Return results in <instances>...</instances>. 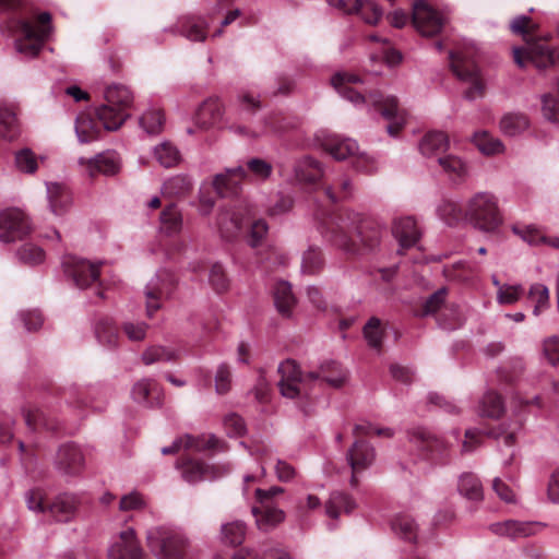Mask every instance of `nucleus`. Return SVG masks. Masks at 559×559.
Instances as JSON below:
<instances>
[{
  "mask_svg": "<svg viewBox=\"0 0 559 559\" xmlns=\"http://www.w3.org/2000/svg\"><path fill=\"white\" fill-rule=\"evenodd\" d=\"M338 94L355 106H372L383 118L390 121L386 129L391 135H396L406 121V112L399 105L395 96H384L380 92H370L367 96L358 90L362 80L353 73L337 72L331 79Z\"/></svg>",
  "mask_w": 559,
  "mask_h": 559,
  "instance_id": "f257e3e1",
  "label": "nucleus"
},
{
  "mask_svg": "<svg viewBox=\"0 0 559 559\" xmlns=\"http://www.w3.org/2000/svg\"><path fill=\"white\" fill-rule=\"evenodd\" d=\"M464 218L481 231L497 230L503 222L497 195L488 191L473 194L464 205Z\"/></svg>",
  "mask_w": 559,
  "mask_h": 559,
  "instance_id": "f03ea898",
  "label": "nucleus"
},
{
  "mask_svg": "<svg viewBox=\"0 0 559 559\" xmlns=\"http://www.w3.org/2000/svg\"><path fill=\"white\" fill-rule=\"evenodd\" d=\"M106 103L96 110V116L107 131L118 130L128 119V109L133 103L132 93L123 85L112 84L104 92Z\"/></svg>",
  "mask_w": 559,
  "mask_h": 559,
  "instance_id": "7ed1b4c3",
  "label": "nucleus"
},
{
  "mask_svg": "<svg viewBox=\"0 0 559 559\" xmlns=\"http://www.w3.org/2000/svg\"><path fill=\"white\" fill-rule=\"evenodd\" d=\"M147 543L159 559H183L190 546L181 532L166 527L151 530Z\"/></svg>",
  "mask_w": 559,
  "mask_h": 559,
  "instance_id": "20e7f679",
  "label": "nucleus"
},
{
  "mask_svg": "<svg viewBox=\"0 0 559 559\" xmlns=\"http://www.w3.org/2000/svg\"><path fill=\"white\" fill-rule=\"evenodd\" d=\"M350 233H355L360 242L368 249H373L380 240V230L369 222H361L355 227H349L346 222H342L331 228V241L346 252L355 253L358 251V247L350 239Z\"/></svg>",
  "mask_w": 559,
  "mask_h": 559,
  "instance_id": "39448f33",
  "label": "nucleus"
},
{
  "mask_svg": "<svg viewBox=\"0 0 559 559\" xmlns=\"http://www.w3.org/2000/svg\"><path fill=\"white\" fill-rule=\"evenodd\" d=\"M50 21L51 15L47 12L38 15V25H34L28 21H20L17 27L23 38L15 41L16 50L27 57L37 56L44 40L51 32Z\"/></svg>",
  "mask_w": 559,
  "mask_h": 559,
  "instance_id": "423d86ee",
  "label": "nucleus"
},
{
  "mask_svg": "<svg viewBox=\"0 0 559 559\" xmlns=\"http://www.w3.org/2000/svg\"><path fill=\"white\" fill-rule=\"evenodd\" d=\"M451 68L454 74L469 84L464 92V97L474 100L484 95L485 85L479 76L475 63L463 52H450Z\"/></svg>",
  "mask_w": 559,
  "mask_h": 559,
  "instance_id": "0eeeda50",
  "label": "nucleus"
},
{
  "mask_svg": "<svg viewBox=\"0 0 559 559\" xmlns=\"http://www.w3.org/2000/svg\"><path fill=\"white\" fill-rule=\"evenodd\" d=\"M514 62L524 68L532 63L537 69H546L552 64L559 63V52L551 50L546 44L540 41L527 43L526 47L513 48Z\"/></svg>",
  "mask_w": 559,
  "mask_h": 559,
  "instance_id": "6e6552de",
  "label": "nucleus"
},
{
  "mask_svg": "<svg viewBox=\"0 0 559 559\" xmlns=\"http://www.w3.org/2000/svg\"><path fill=\"white\" fill-rule=\"evenodd\" d=\"M278 373L281 374L278 388L283 396L295 399L308 392V385L311 383V379L308 377V373H301L295 360L286 359L281 362Z\"/></svg>",
  "mask_w": 559,
  "mask_h": 559,
  "instance_id": "1a4fd4ad",
  "label": "nucleus"
},
{
  "mask_svg": "<svg viewBox=\"0 0 559 559\" xmlns=\"http://www.w3.org/2000/svg\"><path fill=\"white\" fill-rule=\"evenodd\" d=\"M103 262H91L75 255H66L62 259L64 274L70 277L79 288H86L99 277V267Z\"/></svg>",
  "mask_w": 559,
  "mask_h": 559,
  "instance_id": "9d476101",
  "label": "nucleus"
},
{
  "mask_svg": "<svg viewBox=\"0 0 559 559\" xmlns=\"http://www.w3.org/2000/svg\"><path fill=\"white\" fill-rule=\"evenodd\" d=\"M31 230L27 216L17 209L0 213V241L12 242L22 239Z\"/></svg>",
  "mask_w": 559,
  "mask_h": 559,
  "instance_id": "9b49d317",
  "label": "nucleus"
},
{
  "mask_svg": "<svg viewBox=\"0 0 559 559\" xmlns=\"http://www.w3.org/2000/svg\"><path fill=\"white\" fill-rule=\"evenodd\" d=\"M79 164L90 177L115 176L121 169V158L115 151H105L92 158H80Z\"/></svg>",
  "mask_w": 559,
  "mask_h": 559,
  "instance_id": "f8f14e48",
  "label": "nucleus"
},
{
  "mask_svg": "<svg viewBox=\"0 0 559 559\" xmlns=\"http://www.w3.org/2000/svg\"><path fill=\"white\" fill-rule=\"evenodd\" d=\"M413 23L423 36H435L442 29L444 20L424 0H418L414 4Z\"/></svg>",
  "mask_w": 559,
  "mask_h": 559,
  "instance_id": "ddd939ff",
  "label": "nucleus"
},
{
  "mask_svg": "<svg viewBox=\"0 0 559 559\" xmlns=\"http://www.w3.org/2000/svg\"><path fill=\"white\" fill-rule=\"evenodd\" d=\"M331 7L343 13L359 14L368 24H377L382 17V9L372 0H328Z\"/></svg>",
  "mask_w": 559,
  "mask_h": 559,
  "instance_id": "4468645a",
  "label": "nucleus"
},
{
  "mask_svg": "<svg viewBox=\"0 0 559 559\" xmlns=\"http://www.w3.org/2000/svg\"><path fill=\"white\" fill-rule=\"evenodd\" d=\"M108 559H144L133 528L129 527L120 532L108 549Z\"/></svg>",
  "mask_w": 559,
  "mask_h": 559,
  "instance_id": "2eb2a0df",
  "label": "nucleus"
},
{
  "mask_svg": "<svg viewBox=\"0 0 559 559\" xmlns=\"http://www.w3.org/2000/svg\"><path fill=\"white\" fill-rule=\"evenodd\" d=\"M376 459L374 449L366 441L357 440L347 452V460L352 467L353 475L350 483L356 485V474L369 467Z\"/></svg>",
  "mask_w": 559,
  "mask_h": 559,
  "instance_id": "dca6fc26",
  "label": "nucleus"
},
{
  "mask_svg": "<svg viewBox=\"0 0 559 559\" xmlns=\"http://www.w3.org/2000/svg\"><path fill=\"white\" fill-rule=\"evenodd\" d=\"M247 176V170L241 166L228 168L225 173L215 176L213 181L214 189L222 197L236 195L241 181L246 179Z\"/></svg>",
  "mask_w": 559,
  "mask_h": 559,
  "instance_id": "f3484780",
  "label": "nucleus"
},
{
  "mask_svg": "<svg viewBox=\"0 0 559 559\" xmlns=\"http://www.w3.org/2000/svg\"><path fill=\"white\" fill-rule=\"evenodd\" d=\"M255 526L259 531L267 533L277 527L285 520V512L274 504H259L252 508Z\"/></svg>",
  "mask_w": 559,
  "mask_h": 559,
  "instance_id": "a211bd4d",
  "label": "nucleus"
},
{
  "mask_svg": "<svg viewBox=\"0 0 559 559\" xmlns=\"http://www.w3.org/2000/svg\"><path fill=\"white\" fill-rule=\"evenodd\" d=\"M132 397L139 404L147 407H159L162 405V390L153 379H142L132 389Z\"/></svg>",
  "mask_w": 559,
  "mask_h": 559,
  "instance_id": "6ab92c4d",
  "label": "nucleus"
},
{
  "mask_svg": "<svg viewBox=\"0 0 559 559\" xmlns=\"http://www.w3.org/2000/svg\"><path fill=\"white\" fill-rule=\"evenodd\" d=\"M246 211L243 209L222 210L217 217V227L223 238L229 240L236 237L241 229Z\"/></svg>",
  "mask_w": 559,
  "mask_h": 559,
  "instance_id": "aec40b11",
  "label": "nucleus"
},
{
  "mask_svg": "<svg viewBox=\"0 0 559 559\" xmlns=\"http://www.w3.org/2000/svg\"><path fill=\"white\" fill-rule=\"evenodd\" d=\"M218 444V439L213 435H203L200 438H193L189 435L176 439L170 447L162 449L164 455L173 454L180 449H193L195 451H203L214 449Z\"/></svg>",
  "mask_w": 559,
  "mask_h": 559,
  "instance_id": "412c9836",
  "label": "nucleus"
},
{
  "mask_svg": "<svg viewBox=\"0 0 559 559\" xmlns=\"http://www.w3.org/2000/svg\"><path fill=\"white\" fill-rule=\"evenodd\" d=\"M411 441L426 456H442L448 444L443 439L432 436L424 429H416L411 433Z\"/></svg>",
  "mask_w": 559,
  "mask_h": 559,
  "instance_id": "4be33fe9",
  "label": "nucleus"
},
{
  "mask_svg": "<svg viewBox=\"0 0 559 559\" xmlns=\"http://www.w3.org/2000/svg\"><path fill=\"white\" fill-rule=\"evenodd\" d=\"M46 187L51 213L56 216L63 215L72 203L70 191L66 186L57 182H49Z\"/></svg>",
  "mask_w": 559,
  "mask_h": 559,
  "instance_id": "5701e85b",
  "label": "nucleus"
},
{
  "mask_svg": "<svg viewBox=\"0 0 559 559\" xmlns=\"http://www.w3.org/2000/svg\"><path fill=\"white\" fill-rule=\"evenodd\" d=\"M308 377L311 379V382L319 381L333 388H340L346 381L345 371L334 361L322 364L319 370L309 372Z\"/></svg>",
  "mask_w": 559,
  "mask_h": 559,
  "instance_id": "b1692460",
  "label": "nucleus"
},
{
  "mask_svg": "<svg viewBox=\"0 0 559 559\" xmlns=\"http://www.w3.org/2000/svg\"><path fill=\"white\" fill-rule=\"evenodd\" d=\"M104 123L88 114H80L75 120V133L81 143H88L102 136Z\"/></svg>",
  "mask_w": 559,
  "mask_h": 559,
  "instance_id": "393cba45",
  "label": "nucleus"
},
{
  "mask_svg": "<svg viewBox=\"0 0 559 559\" xmlns=\"http://www.w3.org/2000/svg\"><path fill=\"white\" fill-rule=\"evenodd\" d=\"M223 112V104L217 98H209L199 107L195 123L202 129H207L222 120Z\"/></svg>",
  "mask_w": 559,
  "mask_h": 559,
  "instance_id": "a878e982",
  "label": "nucleus"
},
{
  "mask_svg": "<svg viewBox=\"0 0 559 559\" xmlns=\"http://www.w3.org/2000/svg\"><path fill=\"white\" fill-rule=\"evenodd\" d=\"M83 463L84 459L80 449L73 444L62 445L57 453L56 464L66 474L80 472Z\"/></svg>",
  "mask_w": 559,
  "mask_h": 559,
  "instance_id": "bb28decb",
  "label": "nucleus"
},
{
  "mask_svg": "<svg viewBox=\"0 0 559 559\" xmlns=\"http://www.w3.org/2000/svg\"><path fill=\"white\" fill-rule=\"evenodd\" d=\"M392 231L402 248L413 247L420 236L417 224L412 217L395 219Z\"/></svg>",
  "mask_w": 559,
  "mask_h": 559,
  "instance_id": "cd10ccee",
  "label": "nucleus"
},
{
  "mask_svg": "<svg viewBox=\"0 0 559 559\" xmlns=\"http://www.w3.org/2000/svg\"><path fill=\"white\" fill-rule=\"evenodd\" d=\"M355 500L347 493L334 491L324 504L325 514L333 521H337L342 513L349 514L356 509Z\"/></svg>",
  "mask_w": 559,
  "mask_h": 559,
  "instance_id": "c85d7f7f",
  "label": "nucleus"
},
{
  "mask_svg": "<svg viewBox=\"0 0 559 559\" xmlns=\"http://www.w3.org/2000/svg\"><path fill=\"white\" fill-rule=\"evenodd\" d=\"M169 294L168 286L162 275L153 277L146 285L144 295L146 298V313L152 317L160 308L162 299Z\"/></svg>",
  "mask_w": 559,
  "mask_h": 559,
  "instance_id": "c756f323",
  "label": "nucleus"
},
{
  "mask_svg": "<svg viewBox=\"0 0 559 559\" xmlns=\"http://www.w3.org/2000/svg\"><path fill=\"white\" fill-rule=\"evenodd\" d=\"M322 145L323 148L336 160H343L347 157L355 156L358 152L356 141L352 139H342L336 135L328 138Z\"/></svg>",
  "mask_w": 559,
  "mask_h": 559,
  "instance_id": "7c9ffc66",
  "label": "nucleus"
},
{
  "mask_svg": "<svg viewBox=\"0 0 559 559\" xmlns=\"http://www.w3.org/2000/svg\"><path fill=\"white\" fill-rule=\"evenodd\" d=\"M76 499L71 495H60L47 504V511L59 522H68L76 511Z\"/></svg>",
  "mask_w": 559,
  "mask_h": 559,
  "instance_id": "2f4dec72",
  "label": "nucleus"
},
{
  "mask_svg": "<svg viewBox=\"0 0 559 559\" xmlns=\"http://www.w3.org/2000/svg\"><path fill=\"white\" fill-rule=\"evenodd\" d=\"M294 169L297 181L301 183H314L320 180L323 175L320 163L309 156L300 158L295 164Z\"/></svg>",
  "mask_w": 559,
  "mask_h": 559,
  "instance_id": "473e14b6",
  "label": "nucleus"
},
{
  "mask_svg": "<svg viewBox=\"0 0 559 559\" xmlns=\"http://www.w3.org/2000/svg\"><path fill=\"white\" fill-rule=\"evenodd\" d=\"M181 474L183 479L191 484L217 477L213 466H207L200 461L193 460H188L182 463Z\"/></svg>",
  "mask_w": 559,
  "mask_h": 559,
  "instance_id": "72a5a7b5",
  "label": "nucleus"
},
{
  "mask_svg": "<svg viewBox=\"0 0 559 559\" xmlns=\"http://www.w3.org/2000/svg\"><path fill=\"white\" fill-rule=\"evenodd\" d=\"M449 147V139L441 131L428 132L419 143L420 153L426 157L438 156Z\"/></svg>",
  "mask_w": 559,
  "mask_h": 559,
  "instance_id": "f704fd0d",
  "label": "nucleus"
},
{
  "mask_svg": "<svg viewBox=\"0 0 559 559\" xmlns=\"http://www.w3.org/2000/svg\"><path fill=\"white\" fill-rule=\"evenodd\" d=\"M490 531L499 536H507L510 538L527 537L533 534V526L531 523L518 522L508 520L498 522L490 525Z\"/></svg>",
  "mask_w": 559,
  "mask_h": 559,
  "instance_id": "c9c22d12",
  "label": "nucleus"
},
{
  "mask_svg": "<svg viewBox=\"0 0 559 559\" xmlns=\"http://www.w3.org/2000/svg\"><path fill=\"white\" fill-rule=\"evenodd\" d=\"M159 222L160 231L166 236H176L182 229V215L174 204H170L162 211Z\"/></svg>",
  "mask_w": 559,
  "mask_h": 559,
  "instance_id": "e433bc0d",
  "label": "nucleus"
},
{
  "mask_svg": "<svg viewBox=\"0 0 559 559\" xmlns=\"http://www.w3.org/2000/svg\"><path fill=\"white\" fill-rule=\"evenodd\" d=\"M530 127V119L522 112H510L500 120V130L504 135L516 136Z\"/></svg>",
  "mask_w": 559,
  "mask_h": 559,
  "instance_id": "4c0bfd02",
  "label": "nucleus"
},
{
  "mask_svg": "<svg viewBox=\"0 0 559 559\" xmlns=\"http://www.w3.org/2000/svg\"><path fill=\"white\" fill-rule=\"evenodd\" d=\"M459 492L469 501L479 502L484 498L483 486L477 476L464 473L459 478Z\"/></svg>",
  "mask_w": 559,
  "mask_h": 559,
  "instance_id": "58836bf2",
  "label": "nucleus"
},
{
  "mask_svg": "<svg viewBox=\"0 0 559 559\" xmlns=\"http://www.w3.org/2000/svg\"><path fill=\"white\" fill-rule=\"evenodd\" d=\"M527 300L533 306V314L538 317L550 307L548 287L542 283L532 284L527 293Z\"/></svg>",
  "mask_w": 559,
  "mask_h": 559,
  "instance_id": "ea45409f",
  "label": "nucleus"
},
{
  "mask_svg": "<svg viewBox=\"0 0 559 559\" xmlns=\"http://www.w3.org/2000/svg\"><path fill=\"white\" fill-rule=\"evenodd\" d=\"M274 302L277 310L288 317L293 307L296 304L295 296L292 292V286L285 281L277 282L274 287Z\"/></svg>",
  "mask_w": 559,
  "mask_h": 559,
  "instance_id": "a19ab883",
  "label": "nucleus"
},
{
  "mask_svg": "<svg viewBox=\"0 0 559 559\" xmlns=\"http://www.w3.org/2000/svg\"><path fill=\"white\" fill-rule=\"evenodd\" d=\"M179 354L173 347L154 345L147 347L142 354V361L144 365H153L156 362H169L178 358Z\"/></svg>",
  "mask_w": 559,
  "mask_h": 559,
  "instance_id": "79ce46f5",
  "label": "nucleus"
},
{
  "mask_svg": "<svg viewBox=\"0 0 559 559\" xmlns=\"http://www.w3.org/2000/svg\"><path fill=\"white\" fill-rule=\"evenodd\" d=\"M20 134L16 114L8 107L0 108V135L5 140H14Z\"/></svg>",
  "mask_w": 559,
  "mask_h": 559,
  "instance_id": "37998d69",
  "label": "nucleus"
},
{
  "mask_svg": "<svg viewBox=\"0 0 559 559\" xmlns=\"http://www.w3.org/2000/svg\"><path fill=\"white\" fill-rule=\"evenodd\" d=\"M180 33L190 40L202 41L206 36L205 22L199 17H185L180 22Z\"/></svg>",
  "mask_w": 559,
  "mask_h": 559,
  "instance_id": "c03bdc74",
  "label": "nucleus"
},
{
  "mask_svg": "<svg viewBox=\"0 0 559 559\" xmlns=\"http://www.w3.org/2000/svg\"><path fill=\"white\" fill-rule=\"evenodd\" d=\"M247 526L241 521H233L222 525L221 534L223 543L238 546L245 540Z\"/></svg>",
  "mask_w": 559,
  "mask_h": 559,
  "instance_id": "a18cd8bd",
  "label": "nucleus"
},
{
  "mask_svg": "<svg viewBox=\"0 0 559 559\" xmlns=\"http://www.w3.org/2000/svg\"><path fill=\"white\" fill-rule=\"evenodd\" d=\"M504 411L503 402L495 392L486 393L478 406V414L483 417L498 418Z\"/></svg>",
  "mask_w": 559,
  "mask_h": 559,
  "instance_id": "49530a36",
  "label": "nucleus"
},
{
  "mask_svg": "<svg viewBox=\"0 0 559 559\" xmlns=\"http://www.w3.org/2000/svg\"><path fill=\"white\" fill-rule=\"evenodd\" d=\"M473 142L479 151L486 155H493L503 152L502 142L490 135L487 131H477L473 135Z\"/></svg>",
  "mask_w": 559,
  "mask_h": 559,
  "instance_id": "de8ad7c7",
  "label": "nucleus"
},
{
  "mask_svg": "<svg viewBox=\"0 0 559 559\" xmlns=\"http://www.w3.org/2000/svg\"><path fill=\"white\" fill-rule=\"evenodd\" d=\"M154 157L163 167L169 168L178 165L180 153L175 145L169 142H163L155 146Z\"/></svg>",
  "mask_w": 559,
  "mask_h": 559,
  "instance_id": "09e8293b",
  "label": "nucleus"
},
{
  "mask_svg": "<svg viewBox=\"0 0 559 559\" xmlns=\"http://www.w3.org/2000/svg\"><path fill=\"white\" fill-rule=\"evenodd\" d=\"M393 532L402 539L415 542L417 537V525L408 515H397L392 521Z\"/></svg>",
  "mask_w": 559,
  "mask_h": 559,
  "instance_id": "8fccbe9b",
  "label": "nucleus"
},
{
  "mask_svg": "<svg viewBox=\"0 0 559 559\" xmlns=\"http://www.w3.org/2000/svg\"><path fill=\"white\" fill-rule=\"evenodd\" d=\"M438 164L453 179L464 178L468 171L466 163L455 155L439 156Z\"/></svg>",
  "mask_w": 559,
  "mask_h": 559,
  "instance_id": "3c124183",
  "label": "nucleus"
},
{
  "mask_svg": "<svg viewBox=\"0 0 559 559\" xmlns=\"http://www.w3.org/2000/svg\"><path fill=\"white\" fill-rule=\"evenodd\" d=\"M165 123V117L160 109H150L140 118V124L148 134H158L162 132Z\"/></svg>",
  "mask_w": 559,
  "mask_h": 559,
  "instance_id": "603ef678",
  "label": "nucleus"
},
{
  "mask_svg": "<svg viewBox=\"0 0 559 559\" xmlns=\"http://www.w3.org/2000/svg\"><path fill=\"white\" fill-rule=\"evenodd\" d=\"M191 189L190 180L185 176L169 178L163 185V192L169 197H180Z\"/></svg>",
  "mask_w": 559,
  "mask_h": 559,
  "instance_id": "864d4df0",
  "label": "nucleus"
},
{
  "mask_svg": "<svg viewBox=\"0 0 559 559\" xmlns=\"http://www.w3.org/2000/svg\"><path fill=\"white\" fill-rule=\"evenodd\" d=\"M364 335L369 346L379 350L381 348L383 337L380 320L371 318L364 328Z\"/></svg>",
  "mask_w": 559,
  "mask_h": 559,
  "instance_id": "5fc2aeb1",
  "label": "nucleus"
},
{
  "mask_svg": "<svg viewBox=\"0 0 559 559\" xmlns=\"http://www.w3.org/2000/svg\"><path fill=\"white\" fill-rule=\"evenodd\" d=\"M323 260L318 249L310 247L302 255L301 271L306 274H314L321 270Z\"/></svg>",
  "mask_w": 559,
  "mask_h": 559,
  "instance_id": "6e6d98bb",
  "label": "nucleus"
},
{
  "mask_svg": "<svg viewBox=\"0 0 559 559\" xmlns=\"http://www.w3.org/2000/svg\"><path fill=\"white\" fill-rule=\"evenodd\" d=\"M98 341L107 346H115L118 338L117 330L112 326L108 319L102 320L95 328Z\"/></svg>",
  "mask_w": 559,
  "mask_h": 559,
  "instance_id": "4d7b16f0",
  "label": "nucleus"
},
{
  "mask_svg": "<svg viewBox=\"0 0 559 559\" xmlns=\"http://www.w3.org/2000/svg\"><path fill=\"white\" fill-rule=\"evenodd\" d=\"M15 165L20 171L25 174H33L38 167V162L35 154L31 150L24 148L16 153Z\"/></svg>",
  "mask_w": 559,
  "mask_h": 559,
  "instance_id": "13d9d810",
  "label": "nucleus"
},
{
  "mask_svg": "<svg viewBox=\"0 0 559 559\" xmlns=\"http://www.w3.org/2000/svg\"><path fill=\"white\" fill-rule=\"evenodd\" d=\"M542 112L546 120L559 123V99L551 94L542 96Z\"/></svg>",
  "mask_w": 559,
  "mask_h": 559,
  "instance_id": "bf43d9fd",
  "label": "nucleus"
},
{
  "mask_svg": "<svg viewBox=\"0 0 559 559\" xmlns=\"http://www.w3.org/2000/svg\"><path fill=\"white\" fill-rule=\"evenodd\" d=\"M17 257L25 263L37 264L44 261L45 253L39 247L25 243L19 249Z\"/></svg>",
  "mask_w": 559,
  "mask_h": 559,
  "instance_id": "052dcab7",
  "label": "nucleus"
},
{
  "mask_svg": "<svg viewBox=\"0 0 559 559\" xmlns=\"http://www.w3.org/2000/svg\"><path fill=\"white\" fill-rule=\"evenodd\" d=\"M24 419H25L26 426L33 431L36 430L38 426H43L49 430H55L57 428L56 425L51 424L47 419L45 414L38 409L25 412Z\"/></svg>",
  "mask_w": 559,
  "mask_h": 559,
  "instance_id": "680f3d73",
  "label": "nucleus"
},
{
  "mask_svg": "<svg viewBox=\"0 0 559 559\" xmlns=\"http://www.w3.org/2000/svg\"><path fill=\"white\" fill-rule=\"evenodd\" d=\"M269 231V226L264 219H255L252 222L248 235V243L255 248L260 246L263 239L266 237Z\"/></svg>",
  "mask_w": 559,
  "mask_h": 559,
  "instance_id": "e2e57ef3",
  "label": "nucleus"
},
{
  "mask_svg": "<svg viewBox=\"0 0 559 559\" xmlns=\"http://www.w3.org/2000/svg\"><path fill=\"white\" fill-rule=\"evenodd\" d=\"M231 388V372L226 364L218 366L215 373V391L217 394H226Z\"/></svg>",
  "mask_w": 559,
  "mask_h": 559,
  "instance_id": "0e129e2a",
  "label": "nucleus"
},
{
  "mask_svg": "<svg viewBox=\"0 0 559 559\" xmlns=\"http://www.w3.org/2000/svg\"><path fill=\"white\" fill-rule=\"evenodd\" d=\"M247 168L250 174L259 180L267 179L272 174V165L261 158H251L247 163Z\"/></svg>",
  "mask_w": 559,
  "mask_h": 559,
  "instance_id": "69168bd1",
  "label": "nucleus"
},
{
  "mask_svg": "<svg viewBox=\"0 0 559 559\" xmlns=\"http://www.w3.org/2000/svg\"><path fill=\"white\" fill-rule=\"evenodd\" d=\"M237 100L241 109L250 112H254L261 107L259 94L249 90L240 91Z\"/></svg>",
  "mask_w": 559,
  "mask_h": 559,
  "instance_id": "338daca9",
  "label": "nucleus"
},
{
  "mask_svg": "<svg viewBox=\"0 0 559 559\" xmlns=\"http://www.w3.org/2000/svg\"><path fill=\"white\" fill-rule=\"evenodd\" d=\"M543 353L551 365L559 362V336L547 337L543 343Z\"/></svg>",
  "mask_w": 559,
  "mask_h": 559,
  "instance_id": "774afa93",
  "label": "nucleus"
}]
</instances>
